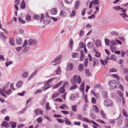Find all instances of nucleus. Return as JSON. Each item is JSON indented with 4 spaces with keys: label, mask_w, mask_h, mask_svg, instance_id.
<instances>
[{
    "label": "nucleus",
    "mask_w": 128,
    "mask_h": 128,
    "mask_svg": "<svg viewBox=\"0 0 128 128\" xmlns=\"http://www.w3.org/2000/svg\"><path fill=\"white\" fill-rule=\"evenodd\" d=\"M98 60L96 58H94L93 62L94 64L93 65V66H94L96 64H98Z\"/></svg>",
    "instance_id": "obj_53"
},
{
    "label": "nucleus",
    "mask_w": 128,
    "mask_h": 128,
    "mask_svg": "<svg viewBox=\"0 0 128 128\" xmlns=\"http://www.w3.org/2000/svg\"><path fill=\"white\" fill-rule=\"evenodd\" d=\"M96 44L97 47L101 46V41L99 40H97L96 42Z\"/></svg>",
    "instance_id": "obj_26"
},
{
    "label": "nucleus",
    "mask_w": 128,
    "mask_h": 128,
    "mask_svg": "<svg viewBox=\"0 0 128 128\" xmlns=\"http://www.w3.org/2000/svg\"><path fill=\"white\" fill-rule=\"evenodd\" d=\"M75 8L76 9H77L79 6L80 5V2L79 0L76 1L75 2Z\"/></svg>",
    "instance_id": "obj_27"
},
{
    "label": "nucleus",
    "mask_w": 128,
    "mask_h": 128,
    "mask_svg": "<svg viewBox=\"0 0 128 128\" xmlns=\"http://www.w3.org/2000/svg\"><path fill=\"white\" fill-rule=\"evenodd\" d=\"M70 82L72 84H76V83L79 84L81 82L82 79L81 77L75 74L74 76L71 78Z\"/></svg>",
    "instance_id": "obj_1"
},
{
    "label": "nucleus",
    "mask_w": 128,
    "mask_h": 128,
    "mask_svg": "<svg viewBox=\"0 0 128 128\" xmlns=\"http://www.w3.org/2000/svg\"><path fill=\"white\" fill-rule=\"evenodd\" d=\"M60 94L59 93H58V92H56V93H54L52 96V99H54V98H56Z\"/></svg>",
    "instance_id": "obj_33"
},
{
    "label": "nucleus",
    "mask_w": 128,
    "mask_h": 128,
    "mask_svg": "<svg viewBox=\"0 0 128 128\" xmlns=\"http://www.w3.org/2000/svg\"><path fill=\"white\" fill-rule=\"evenodd\" d=\"M37 70H36L34 71L31 74V75H30V77L28 79V80H30L36 74L37 72Z\"/></svg>",
    "instance_id": "obj_28"
},
{
    "label": "nucleus",
    "mask_w": 128,
    "mask_h": 128,
    "mask_svg": "<svg viewBox=\"0 0 128 128\" xmlns=\"http://www.w3.org/2000/svg\"><path fill=\"white\" fill-rule=\"evenodd\" d=\"M96 121L102 124H106L105 122L100 119H98L97 120H96Z\"/></svg>",
    "instance_id": "obj_44"
},
{
    "label": "nucleus",
    "mask_w": 128,
    "mask_h": 128,
    "mask_svg": "<svg viewBox=\"0 0 128 128\" xmlns=\"http://www.w3.org/2000/svg\"><path fill=\"white\" fill-rule=\"evenodd\" d=\"M26 7V2L24 0H22L20 3V7L21 8L24 9Z\"/></svg>",
    "instance_id": "obj_20"
},
{
    "label": "nucleus",
    "mask_w": 128,
    "mask_h": 128,
    "mask_svg": "<svg viewBox=\"0 0 128 128\" xmlns=\"http://www.w3.org/2000/svg\"><path fill=\"white\" fill-rule=\"evenodd\" d=\"M84 68V65L82 64H80L78 67V70L80 72H82Z\"/></svg>",
    "instance_id": "obj_19"
},
{
    "label": "nucleus",
    "mask_w": 128,
    "mask_h": 128,
    "mask_svg": "<svg viewBox=\"0 0 128 128\" xmlns=\"http://www.w3.org/2000/svg\"><path fill=\"white\" fill-rule=\"evenodd\" d=\"M60 15L62 17H65L66 16V13L65 11L62 10L60 13Z\"/></svg>",
    "instance_id": "obj_30"
},
{
    "label": "nucleus",
    "mask_w": 128,
    "mask_h": 128,
    "mask_svg": "<svg viewBox=\"0 0 128 128\" xmlns=\"http://www.w3.org/2000/svg\"><path fill=\"white\" fill-rule=\"evenodd\" d=\"M124 70V74H127L128 73V69L126 68H124L123 69Z\"/></svg>",
    "instance_id": "obj_55"
},
{
    "label": "nucleus",
    "mask_w": 128,
    "mask_h": 128,
    "mask_svg": "<svg viewBox=\"0 0 128 128\" xmlns=\"http://www.w3.org/2000/svg\"><path fill=\"white\" fill-rule=\"evenodd\" d=\"M109 71L110 72H116L117 70L114 68H112L109 70Z\"/></svg>",
    "instance_id": "obj_56"
},
{
    "label": "nucleus",
    "mask_w": 128,
    "mask_h": 128,
    "mask_svg": "<svg viewBox=\"0 0 128 128\" xmlns=\"http://www.w3.org/2000/svg\"><path fill=\"white\" fill-rule=\"evenodd\" d=\"M82 120H84V121L88 123H92L93 124L96 125L98 127L99 126L98 124L94 121L91 120H89L86 118H83Z\"/></svg>",
    "instance_id": "obj_7"
},
{
    "label": "nucleus",
    "mask_w": 128,
    "mask_h": 128,
    "mask_svg": "<svg viewBox=\"0 0 128 128\" xmlns=\"http://www.w3.org/2000/svg\"><path fill=\"white\" fill-rule=\"evenodd\" d=\"M110 47L111 48V50L113 52L114 50H116V48H115L114 46L113 45H110Z\"/></svg>",
    "instance_id": "obj_43"
},
{
    "label": "nucleus",
    "mask_w": 128,
    "mask_h": 128,
    "mask_svg": "<svg viewBox=\"0 0 128 128\" xmlns=\"http://www.w3.org/2000/svg\"><path fill=\"white\" fill-rule=\"evenodd\" d=\"M109 122L110 123L112 124H114L115 123V121L114 119H110L109 120Z\"/></svg>",
    "instance_id": "obj_59"
},
{
    "label": "nucleus",
    "mask_w": 128,
    "mask_h": 128,
    "mask_svg": "<svg viewBox=\"0 0 128 128\" xmlns=\"http://www.w3.org/2000/svg\"><path fill=\"white\" fill-rule=\"evenodd\" d=\"M44 22L45 24H48L50 21V17L47 15L43 17Z\"/></svg>",
    "instance_id": "obj_6"
},
{
    "label": "nucleus",
    "mask_w": 128,
    "mask_h": 128,
    "mask_svg": "<svg viewBox=\"0 0 128 128\" xmlns=\"http://www.w3.org/2000/svg\"><path fill=\"white\" fill-rule=\"evenodd\" d=\"M34 112L36 116L39 115L40 114L42 115L43 114L42 110L40 108L36 109Z\"/></svg>",
    "instance_id": "obj_8"
},
{
    "label": "nucleus",
    "mask_w": 128,
    "mask_h": 128,
    "mask_svg": "<svg viewBox=\"0 0 128 128\" xmlns=\"http://www.w3.org/2000/svg\"><path fill=\"white\" fill-rule=\"evenodd\" d=\"M100 114L102 118L104 119H106L107 117L104 112L102 110H100Z\"/></svg>",
    "instance_id": "obj_16"
},
{
    "label": "nucleus",
    "mask_w": 128,
    "mask_h": 128,
    "mask_svg": "<svg viewBox=\"0 0 128 128\" xmlns=\"http://www.w3.org/2000/svg\"><path fill=\"white\" fill-rule=\"evenodd\" d=\"M77 105H73L71 106V109L72 111L74 112L77 111Z\"/></svg>",
    "instance_id": "obj_23"
},
{
    "label": "nucleus",
    "mask_w": 128,
    "mask_h": 128,
    "mask_svg": "<svg viewBox=\"0 0 128 128\" xmlns=\"http://www.w3.org/2000/svg\"><path fill=\"white\" fill-rule=\"evenodd\" d=\"M61 56L59 55L52 62V63L53 65H55L59 64L60 62Z\"/></svg>",
    "instance_id": "obj_3"
},
{
    "label": "nucleus",
    "mask_w": 128,
    "mask_h": 128,
    "mask_svg": "<svg viewBox=\"0 0 128 128\" xmlns=\"http://www.w3.org/2000/svg\"><path fill=\"white\" fill-rule=\"evenodd\" d=\"M50 85L49 84V83L47 82L46 81L45 83V84L44 86V87L42 88V89L44 91H45L48 88L50 87Z\"/></svg>",
    "instance_id": "obj_15"
},
{
    "label": "nucleus",
    "mask_w": 128,
    "mask_h": 128,
    "mask_svg": "<svg viewBox=\"0 0 128 128\" xmlns=\"http://www.w3.org/2000/svg\"><path fill=\"white\" fill-rule=\"evenodd\" d=\"M28 75V72H23L22 74V76L24 78H27V76Z\"/></svg>",
    "instance_id": "obj_31"
},
{
    "label": "nucleus",
    "mask_w": 128,
    "mask_h": 128,
    "mask_svg": "<svg viewBox=\"0 0 128 128\" xmlns=\"http://www.w3.org/2000/svg\"><path fill=\"white\" fill-rule=\"evenodd\" d=\"M123 117L122 116H120L116 120L117 124L118 125H120L122 124V122Z\"/></svg>",
    "instance_id": "obj_9"
},
{
    "label": "nucleus",
    "mask_w": 128,
    "mask_h": 128,
    "mask_svg": "<svg viewBox=\"0 0 128 128\" xmlns=\"http://www.w3.org/2000/svg\"><path fill=\"white\" fill-rule=\"evenodd\" d=\"M93 52L95 53V56L96 57L98 58H99L101 56V53H99L95 49H94Z\"/></svg>",
    "instance_id": "obj_17"
},
{
    "label": "nucleus",
    "mask_w": 128,
    "mask_h": 128,
    "mask_svg": "<svg viewBox=\"0 0 128 128\" xmlns=\"http://www.w3.org/2000/svg\"><path fill=\"white\" fill-rule=\"evenodd\" d=\"M56 120L60 123H62L64 122V120L62 119L57 118Z\"/></svg>",
    "instance_id": "obj_58"
},
{
    "label": "nucleus",
    "mask_w": 128,
    "mask_h": 128,
    "mask_svg": "<svg viewBox=\"0 0 128 128\" xmlns=\"http://www.w3.org/2000/svg\"><path fill=\"white\" fill-rule=\"evenodd\" d=\"M19 20L22 23L24 24L25 22V21L22 19L21 17H19L18 18Z\"/></svg>",
    "instance_id": "obj_45"
},
{
    "label": "nucleus",
    "mask_w": 128,
    "mask_h": 128,
    "mask_svg": "<svg viewBox=\"0 0 128 128\" xmlns=\"http://www.w3.org/2000/svg\"><path fill=\"white\" fill-rule=\"evenodd\" d=\"M123 114L124 116L127 118L128 117V115L126 112L125 109H123L122 110Z\"/></svg>",
    "instance_id": "obj_46"
},
{
    "label": "nucleus",
    "mask_w": 128,
    "mask_h": 128,
    "mask_svg": "<svg viewBox=\"0 0 128 128\" xmlns=\"http://www.w3.org/2000/svg\"><path fill=\"white\" fill-rule=\"evenodd\" d=\"M114 9V10H120V7L119 6H116L114 7L113 8Z\"/></svg>",
    "instance_id": "obj_63"
},
{
    "label": "nucleus",
    "mask_w": 128,
    "mask_h": 128,
    "mask_svg": "<svg viewBox=\"0 0 128 128\" xmlns=\"http://www.w3.org/2000/svg\"><path fill=\"white\" fill-rule=\"evenodd\" d=\"M2 126L4 127H7L8 126V123L6 121H5L2 122Z\"/></svg>",
    "instance_id": "obj_34"
},
{
    "label": "nucleus",
    "mask_w": 128,
    "mask_h": 128,
    "mask_svg": "<svg viewBox=\"0 0 128 128\" xmlns=\"http://www.w3.org/2000/svg\"><path fill=\"white\" fill-rule=\"evenodd\" d=\"M36 120L38 122L40 123L42 121V119L41 117H40L36 119Z\"/></svg>",
    "instance_id": "obj_47"
},
{
    "label": "nucleus",
    "mask_w": 128,
    "mask_h": 128,
    "mask_svg": "<svg viewBox=\"0 0 128 128\" xmlns=\"http://www.w3.org/2000/svg\"><path fill=\"white\" fill-rule=\"evenodd\" d=\"M95 17V16L94 14H92V15L89 16L88 17V18L90 19L94 18Z\"/></svg>",
    "instance_id": "obj_62"
},
{
    "label": "nucleus",
    "mask_w": 128,
    "mask_h": 128,
    "mask_svg": "<svg viewBox=\"0 0 128 128\" xmlns=\"http://www.w3.org/2000/svg\"><path fill=\"white\" fill-rule=\"evenodd\" d=\"M54 101H57L58 102H62V99L60 98H58L54 100Z\"/></svg>",
    "instance_id": "obj_54"
},
{
    "label": "nucleus",
    "mask_w": 128,
    "mask_h": 128,
    "mask_svg": "<svg viewBox=\"0 0 128 128\" xmlns=\"http://www.w3.org/2000/svg\"><path fill=\"white\" fill-rule=\"evenodd\" d=\"M0 36L1 38L4 40H5L6 39V37L2 33H1L0 34Z\"/></svg>",
    "instance_id": "obj_49"
},
{
    "label": "nucleus",
    "mask_w": 128,
    "mask_h": 128,
    "mask_svg": "<svg viewBox=\"0 0 128 128\" xmlns=\"http://www.w3.org/2000/svg\"><path fill=\"white\" fill-rule=\"evenodd\" d=\"M56 74H60L61 72V70L60 67H58V69L56 70L55 71Z\"/></svg>",
    "instance_id": "obj_37"
},
{
    "label": "nucleus",
    "mask_w": 128,
    "mask_h": 128,
    "mask_svg": "<svg viewBox=\"0 0 128 128\" xmlns=\"http://www.w3.org/2000/svg\"><path fill=\"white\" fill-rule=\"evenodd\" d=\"M65 87L66 85L65 84H64L58 90V93H59L60 94H63L64 92L66 91V89L64 88Z\"/></svg>",
    "instance_id": "obj_10"
},
{
    "label": "nucleus",
    "mask_w": 128,
    "mask_h": 128,
    "mask_svg": "<svg viewBox=\"0 0 128 128\" xmlns=\"http://www.w3.org/2000/svg\"><path fill=\"white\" fill-rule=\"evenodd\" d=\"M100 2L98 0H94L90 2V3L89 8H90L94 4V6L99 4Z\"/></svg>",
    "instance_id": "obj_5"
},
{
    "label": "nucleus",
    "mask_w": 128,
    "mask_h": 128,
    "mask_svg": "<svg viewBox=\"0 0 128 128\" xmlns=\"http://www.w3.org/2000/svg\"><path fill=\"white\" fill-rule=\"evenodd\" d=\"M62 83V81H60L58 83L54 85L52 87V88H58L60 86Z\"/></svg>",
    "instance_id": "obj_25"
},
{
    "label": "nucleus",
    "mask_w": 128,
    "mask_h": 128,
    "mask_svg": "<svg viewBox=\"0 0 128 128\" xmlns=\"http://www.w3.org/2000/svg\"><path fill=\"white\" fill-rule=\"evenodd\" d=\"M49 104L48 102L47 103L46 105V109L47 110H50V108L49 106Z\"/></svg>",
    "instance_id": "obj_50"
},
{
    "label": "nucleus",
    "mask_w": 128,
    "mask_h": 128,
    "mask_svg": "<svg viewBox=\"0 0 128 128\" xmlns=\"http://www.w3.org/2000/svg\"><path fill=\"white\" fill-rule=\"evenodd\" d=\"M10 123L12 125V128H14L16 127V123L15 122H10Z\"/></svg>",
    "instance_id": "obj_39"
},
{
    "label": "nucleus",
    "mask_w": 128,
    "mask_h": 128,
    "mask_svg": "<svg viewBox=\"0 0 128 128\" xmlns=\"http://www.w3.org/2000/svg\"><path fill=\"white\" fill-rule=\"evenodd\" d=\"M29 45H34L37 43V41L36 40L33 39H30L28 40Z\"/></svg>",
    "instance_id": "obj_11"
},
{
    "label": "nucleus",
    "mask_w": 128,
    "mask_h": 128,
    "mask_svg": "<svg viewBox=\"0 0 128 128\" xmlns=\"http://www.w3.org/2000/svg\"><path fill=\"white\" fill-rule=\"evenodd\" d=\"M15 48L17 52H18L22 49V48L21 46Z\"/></svg>",
    "instance_id": "obj_60"
},
{
    "label": "nucleus",
    "mask_w": 128,
    "mask_h": 128,
    "mask_svg": "<svg viewBox=\"0 0 128 128\" xmlns=\"http://www.w3.org/2000/svg\"><path fill=\"white\" fill-rule=\"evenodd\" d=\"M108 84L111 86L116 88H119L118 84L117 81L115 80H112L108 82Z\"/></svg>",
    "instance_id": "obj_2"
},
{
    "label": "nucleus",
    "mask_w": 128,
    "mask_h": 128,
    "mask_svg": "<svg viewBox=\"0 0 128 128\" xmlns=\"http://www.w3.org/2000/svg\"><path fill=\"white\" fill-rule=\"evenodd\" d=\"M110 59L114 61H116L117 60V58L115 55H112L111 56Z\"/></svg>",
    "instance_id": "obj_32"
},
{
    "label": "nucleus",
    "mask_w": 128,
    "mask_h": 128,
    "mask_svg": "<svg viewBox=\"0 0 128 128\" xmlns=\"http://www.w3.org/2000/svg\"><path fill=\"white\" fill-rule=\"evenodd\" d=\"M16 43L18 45H20L22 43V38L18 37H17L16 38Z\"/></svg>",
    "instance_id": "obj_12"
},
{
    "label": "nucleus",
    "mask_w": 128,
    "mask_h": 128,
    "mask_svg": "<svg viewBox=\"0 0 128 128\" xmlns=\"http://www.w3.org/2000/svg\"><path fill=\"white\" fill-rule=\"evenodd\" d=\"M105 42L106 46H109L110 43L109 42V40L108 39L105 38Z\"/></svg>",
    "instance_id": "obj_42"
},
{
    "label": "nucleus",
    "mask_w": 128,
    "mask_h": 128,
    "mask_svg": "<svg viewBox=\"0 0 128 128\" xmlns=\"http://www.w3.org/2000/svg\"><path fill=\"white\" fill-rule=\"evenodd\" d=\"M69 45L71 50H72L73 46V42L72 38L70 39L69 42Z\"/></svg>",
    "instance_id": "obj_35"
},
{
    "label": "nucleus",
    "mask_w": 128,
    "mask_h": 128,
    "mask_svg": "<svg viewBox=\"0 0 128 128\" xmlns=\"http://www.w3.org/2000/svg\"><path fill=\"white\" fill-rule=\"evenodd\" d=\"M28 44V41L27 40H25L22 46V47H24L26 46Z\"/></svg>",
    "instance_id": "obj_41"
},
{
    "label": "nucleus",
    "mask_w": 128,
    "mask_h": 128,
    "mask_svg": "<svg viewBox=\"0 0 128 128\" xmlns=\"http://www.w3.org/2000/svg\"><path fill=\"white\" fill-rule=\"evenodd\" d=\"M79 46L80 48H84V43L82 42H80L79 44Z\"/></svg>",
    "instance_id": "obj_40"
},
{
    "label": "nucleus",
    "mask_w": 128,
    "mask_h": 128,
    "mask_svg": "<svg viewBox=\"0 0 128 128\" xmlns=\"http://www.w3.org/2000/svg\"><path fill=\"white\" fill-rule=\"evenodd\" d=\"M72 56L74 58H78L79 56V54L78 53L74 52L72 53Z\"/></svg>",
    "instance_id": "obj_22"
},
{
    "label": "nucleus",
    "mask_w": 128,
    "mask_h": 128,
    "mask_svg": "<svg viewBox=\"0 0 128 128\" xmlns=\"http://www.w3.org/2000/svg\"><path fill=\"white\" fill-rule=\"evenodd\" d=\"M125 125L126 127H128V119H126L125 122Z\"/></svg>",
    "instance_id": "obj_64"
},
{
    "label": "nucleus",
    "mask_w": 128,
    "mask_h": 128,
    "mask_svg": "<svg viewBox=\"0 0 128 128\" xmlns=\"http://www.w3.org/2000/svg\"><path fill=\"white\" fill-rule=\"evenodd\" d=\"M86 8H84L83 9L81 12V14L83 16H84L85 15V12L86 10Z\"/></svg>",
    "instance_id": "obj_52"
},
{
    "label": "nucleus",
    "mask_w": 128,
    "mask_h": 128,
    "mask_svg": "<svg viewBox=\"0 0 128 128\" xmlns=\"http://www.w3.org/2000/svg\"><path fill=\"white\" fill-rule=\"evenodd\" d=\"M26 20H30V17L28 14H27L26 16Z\"/></svg>",
    "instance_id": "obj_57"
},
{
    "label": "nucleus",
    "mask_w": 128,
    "mask_h": 128,
    "mask_svg": "<svg viewBox=\"0 0 128 128\" xmlns=\"http://www.w3.org/2000/svg\"><path fill=\"white\" fill-rule=\"evenodd\" d=\"M9 43L12 45H14V39L13 38H10L9 39Z\"/></svg>",
    "instance_id": "obj_29"
},
{
    "label": "nucleus",
    "mask_w": 128,
    "mask_h": 128,
    "mask_svg": "<svg viewBox=\"0 0 128 128\" xmlns=\"http://www.w3.org/2000/svg\"><path fill=\"white\" fill-rule=\"evenodd\" d=\"M93 108L94 110L96 112H98V108L97 106L96 105H95L93 106Z\"/></svg>",
    "instance_id": "obj_38"
},
{
    "label": "nucleus",
    "mask_w": 128,
    "mask_h": 128,
    "mask_svg": "<svg viewBox=\"0 0 128 128\" xmlns=\"http://www.w3.org/2000/svg\"><path fill=\"white\" fill-rule=\"evenodd\" d=\"M50 13L53 14H56L57 13V10L56 8H52L50 11Z\"/></svg>",
    "instance_id": "obj_21"
},
{
    "label": "nucleus",
    "mask_w": 128,
    "mask_h": 128,
    "mask_svg": "<svg viewBox=\"0 0 128 128\" xmlns=\"http://www.w3.org/2000/svg\"><path fill=\"white\" fill-rule=\"evenodd\" d=\"M81 56L80 58V61H82L85 55L83 51L82 50L80 51Z\"/></svg>",
    "instance_id": "obj_18"
},
{
    "label": "nucleus",
    "mask_w": 128,
    "mask_h": 128,
    "mask_svg": "<svg viewBox=\"0 0 128 128\" xmlns=\"http://www.w3.org/2000/svg\"><path fill=\"white\" fill-rule=\"evenodd\" d=\"M74 84V85L72 86L70 88V90H72L76 88L78 86L76 84Z\"/></svg>",
    "instance_id": "obj_36"
},
{
    "label": "nucleus",
    "mask_w": 128,
    "mask_h": 128,
    "mask_svg": "<svg viewBox=\"0 0 128 128\" xmlns=\"http://www.w3.org/2000/svg\"><path fill=\"white\" fill-rule=\"evenodd\" d=\"M54 116L55 118H61L62 117V116L60 114H54Z\"/></svg>",
    "instance_id": "obj_61"
},
{
    "label": "nucleus",
    "mask_w": 128,
    "mask_h": 128,
    "mask_svg": "<svg viewBox=\"0 0 128 128\" xmlns=\"http://www.w3.org/2000/svg\"><path fill=\"white\" fill-rule=\"evenodd\" d=\"M73 67V64L71 63H68L67 65L66 68L67 70H71Z\"/></svg>",
    "instance_id": "obj_13"
},
{
    "label": "nucleus",
    "mask_w": 128,
    "mask_h": 128,
    "mask_svg": "<svg viewBox=\"0 0 128 128\" xmlns=\"http://www.w3.org/2000/svg\"><path fill=\"white\" fill-rule=\"evenodd\" d=\"M12 92V91L10 89L6 91L5 93L6 94L8 95L11 93Z\"/></svg>",
    "instance_id": "obj_51"
},
{
    "label": "nucleus",
    "mask_w": 128,
    "mask_h": 128,
    "mask_svg": "<svg viewBox=\"0 0 128 128\" xmlns=\"http://www.w3.org/2000/svg\"><path fill=\"white\" fill-rule=\"evenodd\" d=\"M88 60L87 58L85 59L84 60V66L86 67L87 66L88 64Z\"/></svg>",
    "instance_id": "obj_48"
},
{
    "label": "nucleus",
    "mask_w": 128,
    "mask_h": 128,
    "mask_svg": "<svg viewBox=\"0 0 128 128\" xmlns=\"http://www.w3.org/2000/svg\"><path fill=\"white\" fill-rule=\"evenodd\" d=\"M23 83V82L22 80H19L17 83L16 86L17 88H19L20 87Z\"/></svg>",
    "instance_id": "obj_24"
},
{
    "label": "nucleus",
    "mask_w": 128,
    "mask_h": 128,
    "mask_svg": "<svg viewBox=\"0 0 128 128\" xmlns=\"http://www.w3.org/2000/svg\"><path fill=\"white\" fill-rule=\"evenodd\" d=\"M104 105L106 106H113V103L112 101L110 100H106L104 102Z\"/></svg>",
    "instance_id": "obj_4"
},
{
    "label": "nucleus",
    "mask_w": 128,
    "mask_h": 128,
    "mask_svg": "<svg viewBox=\"0 0 128 128\" xmlns=\"http://www.w3.org/2000/svg\"><path fill=\"white\" fill-rule=\"evenodd\" d=\"M44 16V15L43 14L42 15L41 17H40L38 15L35 14L33 16V17L34 19L36 20H38L39 19H40V20H42Z\"/></svg>",
    "instance_id": "obj_14"
}]
</instances>
